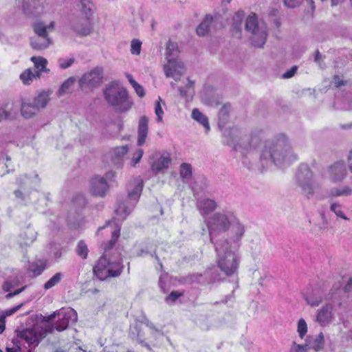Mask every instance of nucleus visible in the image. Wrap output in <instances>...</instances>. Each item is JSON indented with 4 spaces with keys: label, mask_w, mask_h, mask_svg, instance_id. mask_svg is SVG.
Masks as SVG:
<instances>
[{
    "label": "nucleus",
    "mask_w": 352,
    "mask_h": 352,
    "mask_svg": "<svg viewBox=\"0 0 352 352\" xmlns=\"http://www.w3.org/2000/svg\"><path fill=\"white\" fill-rule=\"evenodd\" d=\"M206 223L212 243L230 240L240 242L245 232V226L235 212L229 209L213 213L206 220Z\"/></svg>",
    "instance_id": "nucleus-1"
},
{
    "label": "nucleus",
    "mask_w": 352,
    "mask_h": 352,
    "mask_svg": "<svg viewBox=\"0 0 352 352\" xmlns=\"http://www.w3.org/2000/svg\"><path fill=\"white\" fill-rule=\"evenodd\" d=\"M297 159V155L293 153L287 137L284 134H279L265 142L259 155L260 164L258 167L263 169L272 163L283 167Z\"/></svg>",
    "instance_id": "nucleus-2"
},
{
    "label": "nucleus",
    "mask_w": 352,
    "mask_h": 352,
    "mask_svg": "<svg viewBox=\"0 0 352 352\" xmlns=\"http://www.w3.org/2000/svg\"><path fill=\"white\" fill-rule=\"evenodd\" d=\"M212 244L216 252V262L221 271L228 276L236 273L241 261L237 253L240 242L230 240L217 241Z\"/></svg>",
    "instance_id": "nucleus-3"
},
{
    "label": "nucleus",
    "mask_w": 352,
    "mask_h": 352,
    "mask_svg": "<svg viewBox=\"0 0 352 352\" xmlns=\"http://www.w3.org/2000/svg\"><path fill=\"white\" fill-rule=\"evenodd\" d=\"M231 133L236 135V138H239L238 140H233L231 144L233 145V149L241 154L243 164L248 169L256 166V151L264 138L263 131H254L249 137L237 135L236 129L232 130Z\"/></svg>",
    "instance_id": "nucleus-4"
},
{
    "label": "nucleus",
    "mask_w": 352,
    "mask_h": 352,
    "mask_svg": "<svg viewBox=\"0 0 352 352\" xmlns=\"http://www.w3.org/2000/svg\"><path fill=\"white\" fill-rule=\"evenodd\" d=\"M103 94L107 104L117 112L127 111L133 105L126 89L118 82L108 84Z\"/></svg>",
    "instance_id": "nucleus-5"
},
{
    "label": "nucleus",
    "mask_w": 352,
    "mask_h": 352,
    "mask_svg": "<svg viewBox=\"0 0 352 352\" xmlns=\"http://www.w3.org/2000/svg\"><path fill=\"white\" fill-rule=\"evenodd\" d=\"M143 188V180L140 177L133 178L127 186L128 200L121 203L116 209L117 220L124 221L133 210Z\"/></svg>",
    "instance_id": "nucleus-6"
},
{
    "label": "nucleus",
    "mask_w": 352,
    "mask_h": 352,
    "mask_svg": "<svg viewBox=\"0 0 352 352\" xmlns=\"http://www.w3.org/2000/svg\"><path fill=\"white\" fill-rule=\"evenodd\" d=\"M54 318H57L53 324H49L45 327V333H52L54 330L61 332L67 329L70 324L77 321L76 311L70 307L61 308L45 318L46 322H50Z\"/></svg>",
    "instance_id": "nucleus-7"
},
{
    "label": "nucleus",
    "mask_w": 352,
    "mask_h": 352,
    "mask_svg": "<svg viewBox=\"0 0 352 352\" xmlns=\"http://www.w3.org/2000/svg\"><path fill=\"white\" fill-rule=\"evenodd\" d=\"M296 184L300 193L309 199L313 197L320 188L319 184L315 181L310 168L304 164H300L297 170Z\"/></svg>",
    "instance_id": "nucleus-8"
},
{
    "label": "nucleus",
    "mask_w": 352,
    "mask_h": 352,
    "mask_svg": "<svg viewBox=\"0 0 352 352\" xmlns=\"http://www.w3.org/2000/svg\"><path fill=\"white\" fill-rule=\"evenodd\" d=\"M121 259L112 260L107 258V255L102 256L93 268L94 275L100 280H104L109 277L119 276L123 270Z\"/></svg>",
    "instance_id": "nucleus-9"
},
{
    "label": "nucleus",
    "mask_w": 352,
    "mask_h": 352,
    "mask_svg": "<svg viewBox=\"0 0 352 352\" xmlns=\"http://www.w3.org/2000/svg\"><path fill=\"white\" fill-rule=\"evenodd\" d=\"M245 30L251 34L252 45L256 47H263L267 36L266 23H245Z\"/></svg>",
    "instance_id": "nucleus-10"
},
{
    "label": "nucleus",
    "mask_w": 352,
    "mask_h": 352,
    "mask_svg": "<svg viewBox=\"0 0 352 352\" xmlns=\"http://www.w3.org/2000/svg\"><path fill=\"white\" fill-rule=\"evenodd\" d=\"M103 70L101 67H96L85 73L79 80L81 88H94L98 87L102 81Z\"/></svg>",
    "instance_id": "nucleus-11"
},
{
    "label": "nucleus",
    "mask_w": 352,
    "mask_h": 352,
    "mask_svg": "<svg viewBox=\"0 0 352 352\" xmlns=\"http://www.w3.org/2000/svg\"><path fill=\"white\" fill-rule=\"evenodd\" d=\"M327 174L331 182H341L347 175V169L344 162L338 161L329 166Z\"/></svg>",
    "instance_id": "nucleus-12"
},
{
    "label": "nucleus",
    "mask_w": 352,
    "mask_h": 352,
    "mask_svg": "<svg viewBox=\"0 0 352 352\" xmlns=\"http://www.w3.org/2000/svg\"><path fill=\"white\" fill-rule=\"evenodd\" d=\"M21 8L23 14L30 17H38L45 12V6L41 0H23Z\"/></svg>",
    "instance_id": "nucleus-13"
},
{
    "label": "nucleus",
    "mask_w": 352,
    "mask_h": 352,
    "mask_svg": "<svg viewBox=\"0 0 352 352\" xmlns=\"http://www.w3.org/2000/svg\"><path fill=\"white\" fill-rule=\"evenodd\" d=\"M109 186L106 180L98 175L91 178L89 184V191L94 196L103 197L106 195Z\"/></svg>",
    "instance_id": "nucleus-14"
},
{
    "label": "nucleus",
    "mask_w": 352,
    "mask_h": 352,
    "mask_svg": "<svg viewBox=\"0 0 352 352\" xmlns=\"http://www.w3.org/2000/svg\"><path fill=\"white\" fill-rule=\"evenodd\" d=\"M333 319V306L327 304L317 311L316 321L322 327L329 324Z\"/></svg>",
    "instance_id": "nucleus-15"
},
{
    "label": "nucleus",
    "mask_w": 352,
    "mask_h": 352,
    "mask_svg": "<svg viewBox=\"0 0 352 352\" xmlns=\"http://www.w3.org/2000/svg\"><path fill=\"white\" fill-rule=\"evenodd\" d=\"M196 207L201 215L205 217L214 211L217 208L218 204L214 199L201 198L197 199Z\"/></svg>",
    "instance_id": "nucleus-16"
},
{
    "label": "nucleus",
    "mask_w": 352,
    "mask_h": 352,
    "mask_svg": "<svg viewBox=\"0 0 352 352\" xmlns=\"http://www.w3.org/2000/svg\"><path fill=\"white\" fill-rule=\"evenodd\" d=\"M164 71L166 77L177 81L184 72V65L182 61L174 60L164 67Z\"/></svg>",
    "instance_id": "nucleus-17"
},
{
    "label": "nucleus",
    "mask_w": 352,
    "mask_h": 352,
    "mask_svg": "<svg viewBox=\"0 0 352 352\" xmlns=\"http://www.w3.org/2000/svg\"><path fill=\"white\" fill-rule=\"evenodd\" d=\"M36 239V232L34 228L28 226L23 230L19 237V244L23 248L30 246Z\"/></svg>",
    "instance_id": "nucleus-18"
},
{
    "label": "nucleus",
    "mask_w": 352,
    "mask_h": 352,
    "mask_svg": "<svg viewBox=\"0 0 352 352\" xmlns=\"http://www.w3.org/2000/svg\"><path fill=\"white\" fill-rule=\"evenodd\" d=\"M129 336L132 340H136L140 344L144 347H146L148 350H152V344L149 342V341H145L144 333L139 325L135 324V326L130 328ZM151 338L148 340H149Z\"/></svg>",
    "instance_id": "nucleus-19"
},
{
    "label": "nucleus",
    "mask_w": 352,
    "mask_h": 352,
    "mask_svg": "<svg viewBox=\"0 0 352 352\" xmlns=\"http://www.w3.org/2000/svg\"><path fill=\"white\" fill-rule=\"evenodd\" d=\"M324 344V337L322 332L316 336H308L305 340V346L307 349H313L315 351L322 350Z\"/></svg>",
    "instance_id": "nucleus-20"
},
{
    "label": "nucleus",
    "mask_w": 352,
    "mask_h": 352,
    "mask_svg": "<svg viewBox=\"0 0 352 352\" xmlns=\"http://www.w3.org/2000/svg\"><path fill=\"white\" fill-rule=\"evenodd\" d=\"M144 323L151 330V339L149 340V342L154 347L160 346L162 340L164 339V335L163 332L155 328L153 324L149 322L148 320L146 318H145Z\"/></svg>",
    "instance_id": "nucleus-21"
},
{
    "label": "nucleus",
    "mask_w": 352,
    "mask_h": 352,
    "mask_svg": "<svg viewBox=\"0 0 352 352\" xmlns=\"http://www.w3.org/2000/svg\"><path fill=\"white\" fill-rule=\"evenodd\" d=\"M52 44V40L50 36H34L30 38L31 47L37 51L44 50Z\"/></svg>",
    "instance_id": "nucleus-22"
},
{
    "label": "nucleus",
    "mask_w": 352,
    "mask_h": 352,
    "mask_svg": "<svg viewBox=\"0 0 352 352\" xmlns=\"http://www.w3.org/2000/svg\"><path fill=\"white\" fill-rule=\"evenodd\" d=\"M18 336L29 344L37 345L41 340L40 336L33 329H26L18 333Z\"/></svg>",
    "instance_id": "nucleus-23"
},
{
    "label": "nucleus",
    "mask_w": 352,
    "mask_h": 352,
    "mask_svg": "<svg viewBox=\"0 0 352 352\" xmlns=\"http://www.w3.org/2000/svg\"><path fill=\"white\" fill-rule=\"evenodd\" d=\"M148 118L146 116H142L139 120L138 124V145L142 146L146 140L148 133Z\"/></svg>",
    "instance_id": "nucleus-24"
},
{
    "label": "nucleus",
    "mask_w": 352,
    "mask_h": 352,
    "mask_svg": "<svg viewBox=\"0 0 352 352\" xmlns=\"http://www.w3.org/2000/svg\"><path fill=\"white\" fill-rule=\"evenodd\" d=\"M324 294L320 289H314L312 292L305 296V300L311 307L318 306L323 300Z\"/></svg>",
    "instance_id": "nucleus-25"
},
{
    "label": "nucleus",
    "mask_w": 352,
    "mask_h": 352,
    "mask_svg": "<svg viewBox=\"0 0 352 352\" xmlns=\"http://www.w3.org/2000/svg\"><path fill=\"white\" fill-rule=\"evenodd\" d=\"M170 157L167 155H162L158 159L155 160L151 166V168L155 173H158L165 168H167L170 163Z\"/></svg>",
    "instance_id": "nucleus-26"
},
{
    "label": "nucleus",
    "mask_w": 352,
    "mask_h": 352,
    "mask_svg": "<svg viewBox=\"0 0 352 352\" xmlns=\"http://www.w3.org/2000/svg\"><path fill=\"white\" fill-rule=\"evenodd\" d=\"M54 23H50L46 25L45 23H34L33 30L35 33L34 36H49L48 32L54 30Z\"/></svg>",
    "instance_id": "nucleus-27"
},
{
    "label": "nucleus",
    "mask_w": 352,
    "mask_h": 352,
    "mask_svg": "<svg viewBox=\"0 0 352 352\" xmlns=\"http://www.w3.org/2000/svg\"><path fill=\"white\" fill-rule=\"evenodd\" d=\"M13 104L7 103L0 106V122L6 119H11L14 117L17 109H13Z\"/></svg>",
    "instance_id": "nucleus-28"
},
{
    "label": "nucleus",
    "mask_w": 352,
    "mask_h": 352,
    "mask_svg": "<svg viewBox=\"0 0 352 352\" xmlns=\"http://www.w3.org/2000/svg\"><path fill=\"white\" fill-rule=\"evenodd\" d=\"M40 74L36 69H27L20 75V79L25 85H30L33 80L40 77Z\"/></svg>",
    "instance_id": "nucleus-29"
},
{
    "label": "nucleus",
    "mask_w": 352,
    "mask_h": 352,
    "mask_svg": "<svg viewBox=\"0 0 352 352\" xmlns=\"http://www.w3.org/2000/svg\"><path fill=\"white\" fill-rule=\"evenodd\" d=\"M21 111L22 116L25 118H31L39 111L33 102H23Z\"/></svg>",
    "instance_id": "nucleus-30"
},
{
    "label": "nucleus",
    "mask_w": 352,
    "mask_h": 352,
    "mask_svg": "<svg viewBox=\"0 0 352 352\" xmlns=\"http://www.w3.org/2000/svg\"><path fill=\"white\" fill-rule=\"evenodd\" d=\"M179 53V49L176 43L168 41L166 44V56L168 63H170L173 60H177L176 56Z\"/></svg>",
    "instance_id": "nucleus-31"
},
{
    "label": "nucleus",
    "mask_w": 352,
    "mask_h": 352,
    "mask_svg": "<svg viewBox=\"0 0 352 352\" xmlns=\"http://www.w3.org/2000/svg\"><path fill=\"white\" fill-rule=\"evenodd\" d=\"M192 118L199 124L203 125L206 132L210 130V125L208 118L204 115L198 109H194L192 111Z\"/></svg>",
    "instance_id": "nucleus-32"
},
{
    "label": "nucleus",
    "mask_w": 352,
    "mask_h": 352,
    "mask_svg": "<svg viewBox=\"0 0 352 352\" xmlns=\"http://www.w3.org/2000/svg\"><path fill=\"white\" fill-rule=\"evenodd\" d=\"M31 61L34 63L35 69L39 72H49L50 70L46 68L47 60L42 56H32L30 58Z\"/></svg>",
    "instance_id": "nucleus-33"
},
{
    "label": "nucleus",
    "mask_w": 352,
    "mask_h": 352,
    "mask_svg": "<svg viewBox=\"0 0 352 352\" xmlns=\"http://www.w3.org/2000/svg\"><path fill=\"white\" fill-rule=\"evenodd\" d=\"M194 85V81L188 78L187 85L184 87H179L178 89L180 96L183 98H186V99H191L195 94Z\"/></svg>",
    "instance_id": "nucleus-34"
},
{
    "label": "nucleus",
    "mask_w": 352,
    "mask_h": 352,
    "mask_svg": "<svg viewBox=\"0 0 352 352\" xmlns=\"http://www.w3.org/2000/svg\"><path fill=\"white\" fill-rule=\"evenodd\" d=\"M120 226L118 223H115V228L111 230V239L105 244L104 250L105 252L111 250L116 244L118 239L120 236Z\"/></svg>",
    "instance_id": "nucleus-35"
},
{
    "label": "nucleus",
    "mask_w": 352,
    "mask_h": 352,
    "mask_svg": "<svg viewBox=\"0 0 352 352\" xmlns=\"http://www.w3.org/2000/svg\"><path fill=\"white\" fill-rule=\"evenodd\" d=\"M329 209L333 212L338 218H340L345 221H349L348 218L342 210V206L338 201H331L330 203Z\"/></svg>",
    "instance_id": "nucleus-36"
},
{
    "label": "nucleus",
    "mask_w": 352,
    "mask_h": 352,
    "mask_svg": "<svg viewBox=\"0 0 352 352\" xmlns=\"http://www.w3.org/2000/svg\"><path fill=\"white\" fill-rule=\"evenodd\" d=\"M49 101V95L47 93L43 91L40 93L36 97H35L33 100V102L36 107H38V109L40 111L41 109H43L47 105Z\"/></svg>",
    "instance_id": "nucleus-37"
},
{
    "label": "nucleus",
    "mask_w": 352,
    "mask_h": 352,
    "mask_svg": "<svg viewBox=\"0 0 352 352\" xmlns=\"http://www.w3.org/2000/svg\"><path fill=\"white\" fill-rule=\"evenodd\" d=\"M352 194V188L349 186L342 188H333L329 191V196L331 197L349 196Z\"/></svg>",
    "instance_id": "nucleus-38"
},
{
    "label": "nucleus",
    "mask_w": 352,
    "mask_h": 352,
    "mask_svg": "<svg viewBox=\"0 0 352 352\" xmlns=\"http://www.w3.org/2000/svg\"><path fill=\"white\" fill-rule=\"evenodd\" d=\"M72 28L80 36H87L91 31L90 23H74Z\"/></svg>",
    "instance_id": "nucleus-39"
},
{
    "label": "nucleus",
    "mask_w": 352,
    "mask_h": 352,
    "mask_svg": "<svg viewBox=\"0 0 352 352\" xmlns=\"http://www.w3.org/2000/svg\"><path fill=\"white\" fill-rule=\"evenodd\" d=\"M129 148L127 146H122L114 148L111 151L112 160L116 162L122 158L128 152Z\"/></svg>",
    "instance_id": "nucleus-40"
},
{
    "label": "nucleus",
    "mask_w": 352,
    "mask_h": 352,
    "mask_svg": "<svg viewBox=\"0 0 352 352\" xmlns=\"http://www.w3.org/2000/svg\"><path fill=\"white\" fill-rule=\"evenodd\" d=\"M75 81L76 79L74 77H69L65 80L58 91V96H63L69 93L74 85Z\"/></svg>",
    "instance_id": "nucleus-41"
},
{
    "label": "nucleus",
    "mask_w": 352,
    "mask_h": 352,
    "mask_svg": "<svg viewBox=\"0 0 352 352\" xmlns=\"http://www.w3.org/2000/svg\"><path fill=\"white\" fill-rule=\"evenodd\" d=\"M180 176L184 182H188L192 177L191 165L187 163H183L180 166Z\"/></svg>",
    "instance_id": "nucleus-42"
},
{
    "label": "nucleus",
    "mask_w": 352,
    "mask_h": 352,
    "mask_svg": "<svg viewBox=\"0 0 352 352\" xmlns=\"http://www.w3.org/2000/svg\"><path fill=\"white\" fill-rule=\"evenodd\" d=\"M76 252L78 256H80L82 259H86L88 256L89 249L86 243L80 240L78 242Z\"/></svg>",
    "instance_id": "nucleus-43"
},
{
    "label": "nucleus",
    "mask_w": 352,
    "mask_h": 352,
    "mask_svg": "<svg viewBox=\"0 0 352 352\" xmlns=\"http://www.w3.org/2000/svg\"><path fill=\"white\" fill-rule=\"evenodd\" d=\"M45 269V265L41 261L32 263L29 267L30 272L32 273L34 276L41 275Z\"/></svg>",
    "instance_id": "nucleus-44"
},
{
    "label": "nucleus",
    "mask_w": 352,
    "mask_h": 352,
    "mask_svg": "<svg viewBox=\"0 0 352 352\" xmlns=\"http://www.w3.org/2000/svg\"><path fill=\"white\" fill-rule=\"evenodd\" d=\"M63 276V275L62 273H60V272L56 273L52 278H50L44 284V287H43L44 289L45 290H48V289L52 288L53 287L56 286L60 282Z\"/></svg>",
    "instance_id": "nucleus-45"
},
{
    "label": "nucleus",
    "mask_w": 352,
    "mask_h": 352,
    "mask_svg": "<svg viewBox=\"0 0 352 352\" xmlns=\"http://www.w3.org/2000/svg\"><path fill=\"white\" fill-rule=\"evenodd\" d=\"M82 6V12L86 15L88 20L92 12V5L90 0H78Z\"/></svg>",
    "instance_id": "nucleus-46"
},
{
    "label": "nucleus",
    "mask_w": 352,
    "mask_h": 352,
    "mask_svg": "<svg viewBox=\"0 0 352 352\" xmlns=\"http://www.w3.org/2000/svg\"><path fill=\"white\" fill-rule=\"evenodd\" d=\"M297 331L301 339H303L307 333V324L303 318H300L298 321Z\"/></svg>",
    "instance_id": "nucleus-47"
},
{
    "label": "nucleus",
    "mask_w": 352,
    "mask_h": 352,
    "mask_svg": "<svg viewBox=\"0 0 352 352\" xmlns=\"http://www.w3.org/2000/svg\"><path fill=\"white\" fill-rule=\"evenodd\" d=\"M222 11H223V14L220 13L219 12L216 11L214 13V14H206L205 16L204 19H203L201 22L207 23V22H212L213 21H218L222 19V16H223V14H225V10L223 8Z\"/></svg>",
    "instance_id": "nucleus-48"
},
{
    "label": "nucleus",
    "mask_w": 352,
    "mask_h": 352,
    "mask_svg": "<svg viewBox=\"0 0 352 352\" xmlns=\"http://www.w3.org/2000/svg\"><path fill=\"white\" fill-rule=\"evenodd\" d=\"M75 58L74 57L64 58H60L58 60V64L60 69H65L70 67L74 63Z\"/></svg>",
    "instance_id": "nucleus-49"
},
{
    "label": "nucleus",
    "mask_w": 352,
    "mask_h": 352,
    "mask_svg": "<svg viewBox=\"0 0 352 352\" xmlns=\"http://www.w3.org/2000/svg\"><path fill=\"white\" fill-rule=\"evenodd\" d=\"M204 276L207 278L208 283H212L220 280L219 274L215 272L214 269H209L204 273Z\"/></svg>",
    "instance_id": "nucleus-50"
},
{
    "label": "nucleus",
    "mask_w": 352,
    "mask_h": 352,
    "mask_svg": "<svg viewBox=\"0 0 352 352\" xmlns=\"http://www.w3.org/2000/svg\"><path fill=\"white\" fill-rule=\"evenodd\" d=\"M142 42L138 39H133L131 42V53L133 55H140Z\"/></svg>",
    "instance_id": "nucleus-51"
},
{
    "label": "nucleus",
    "mask_w": 352,
    "mask_h": 352,
    "mask_svg": "<svg viewBox=\"0 0 352 352\" xmlns=\"http://www.w3.org/2000/svg\"><path fill=\"white\" fill-rule=\"evenodd\" d=\"M162 98L159 97L158 100L156 101L155 104V113L157 116L156 120L157 122H161L162 121V118L164 115V111L162 110L161 106Z\"/></svg>",
    "instance_id": "nucleus-52"
},
{
    "label": "nucleus",
    "mask_w": 352,
    "mask_h": 352,
    "mask_svg": "<svg viewBox=\"0 0 352 352\" xmlns=\"http://www.w3.org/2000/svg\"><path fill=\"white\" fill-rule=\"evenodd\" d=\"M230 110V106L229 104H224L219 112V118L222 121L226 120L228 118L229 112Z\"/></svg>",
    "instance_id": "nucleus-53"
},
{
    "label": "nucleus",
    "mask_w": 352,
    "mask_h": 352,
    "mask_svg": "<svg viewBox=\"0 0 352 352\" xmlns=\"http://www.w3.org/2000/svg\"><path fill=\"white\" fill-rule=\"evenodd\" d=\"M182 295L183 292L179 291H173L168 296L166 297V302L168 304L174 303L176 300Z\"/></svg>",
    "instance_id": "nucleus-54"
},
{
    "label": "nucleus",
    "mask_w": 352,
    "mask_h": 352,
    "mask_svg": "<svg viewBox=\"0 0 352 352\" xmlns=\"http://www.w3.org/2000/svg\"><path fill=\"white\" fill-rule=\"evenodd\" d=\"M196 32L200 36H206L209 32V23H199Z\"/></svg>",
    "instance_id": "nucleus-55"
},
{
    "label": "nucleus",
    "mask_w": 352,
    "mask_h": 352,
    "mask_svg": "<svg viewBox=\"0 0 352 352\" xmlns=\"http://www.w3.org/2000/svg\"><path fill=\"white\" fill-rule=\"evenodd\" d=\"M143 150L142 148H138L131 159V165L135 166L141 160L143 155Z\"/></svg>",
    "instance_id": "nucleus-56"
},
{
    "label": "nucleus",
    "mask_w": 352,
    "mask_h": 352,
    "mask_svg": "<svg viewBox=\"0 0 352 352\" xmlns=\"http://www.w3.org/2000/svg\"><path fill=\"white\" fill-rule=\"evenodd\" d=\"M18 285V281L15 280H8L3 285V289L5 292H10L12 288Z\"/></svg>",
    "instance_id": "nucleus-57"
},
{
    "label": "nucleus",
    "mask_w": 352,
    "mask_h": 352,
    "mask_svg": "<svg viewBox=\"0 0 352 352\" xmlns=\"http://www.w3.org/2000/svg\"><path fill=\"white\" fill-rule=\"evenodd\" d=\"M304 0H283L284 5L288 8L298 7Z\"/></svg>",
    "instance_id": "nucleus-58"
},
{
    "label": "nucleus",
    "mask_w": 352,
    "mask_h": 352,
    "mask_svg": "<svg viewBox=\"0 0 352 352\" xmlns=\"http://www.w3.org/2000/svg\"><path fill=\"white\" fill-rule=\"evenodd\" d=\"M245 16V12L242 10H239L234 13L232 17V22H242Z\"/></svg>",
    "instance_id": "nucleus-59"
},
{
    "label": "nucleus",
    "mask_w": 352,
    "mask_h": 352,
    "mask_svg": "<svg viewBox=\"0 0 352 352\" xmlns=\"http://www.w3.org/2000/svg\"><path fill=\"white\" fill-rule=\"evenodd\" d=\"M73 201H74V204H76L78 206H80V207L85 206V204L87 203L85 197L83 195H76L74 198Z\"/></svg>",
    "instance_id": "nucleus-60"
},
{
    "label": "nucleus",
    "mask_w": 352,
    "mask_h": 352,
    "mask_svg": "<svg viewBox=\"0 0 352 352\" xmlns=\"http://www.w3.org/2000/svg\"><path fill=\"white\" fill-rule=\"evenodd\" d=\"M307 350L305 344L301 345L294 342L291 347L290 352H306Z\"/></svg>",
    "instance_id": "nucleus-61"
},
{
    "label": "nucleus",
    "mask_w": 352,
    "mask_h": 352,
    "mask_svg": "<svg viewBox=\"0 0 352 352\" xmlns=\"http://www.w3.org/2000/svg\"><path fill=\"white\" fill-rule=\"evenodd\" d=\"M346 83L347 82L343 80L342 78L339 76H335L331 82V85L336 87H339L340 86L346 85Z\"/></svg>",
    "instance_id": "nucleus-62"
},
{
    "label": "nucleus",
    "mask_w": 352,
    "mask_h": 352,
    "mask_svg": "<svg viewBox=\"0 0 352 352\" xmlns=\"http://www.w3.org/2000/svg\"><path fill=\"white\" fill-rule=\"evenodd\" d=\"M297 69H298V67L297 66L294 65V66L292 67V68L288 69L287 72H285L282 75L283 78H292V76H294V74H296Z\"/></svg>",
    "instance_id": "nucleus-63"
},
{
    "label": "nucleus",
    "mask_w": 352,
    "mask_h": 352,
    "mask_svg": "<svg viewBox=\"0 0 352 352\" xmlns=\"http://www.w3.org/2000/svg\"><path fill=\"white\" fill-rule=\"evenodd\" d=\"M136 94L139 96L140 98H143L145 95L144 88L139 85L137 82H133V86Z\"/></svg>",
    "instance_id": "nucleus-64"
}]
</instances>
